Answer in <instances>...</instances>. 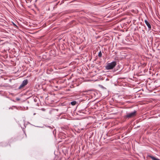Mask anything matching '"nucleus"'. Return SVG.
Listing matches in <instances>:
<instances>
[{
	"mask_svg": "<svg viewBox=\"0 0 160 160\" xmlns=\"http://www.w3.org/2000/svg\"><path fill=\"white\" fill-rule=\"evenodd\" d=\"M26 134L25 132L20 133L19 135V138L20 140H22L23 138L26 137Z\"/></svg>",
	"mask_w": 160,
	"mask_h": 160,
	"instance_id": "4",
	"label": "nucleus"
},
{
	"mask_svg": "<svg viewBox=\"0 0 160 160\" xmlns=\"http://www.w3.org/2000/svg\"><path fill=\"white\" fill-rule=\"evenodd\" d=\"M144 22L149 29H151V27L150 23L146 20H145Z\"/></svg>",
	"mask_w": 160,
	"mask_h": 160,
	"instance_id": "5",
	"label": "nucleus"
},
{
	"mask_svg": "<svg viewBox=\"0 0 160 160\" xmlns=\"http://www.w3.org/2000/svg\"><path fill=\"white\" fill-rule=\"evenodd\" d=\"M42 110L43 111H44L45 110L44 108H42Z\"/></svg>",
	"mask_w": 160,
	"mask_h": 160,
	"instance_id": "10",
	"label": "nucleus"
},
{
	"mask_svg": "<svg viewBox=\"0 0 160 160\" xmlns=\"http://www.w3.org/2000/svg\"><path fill=\"white\" fill-rule=\"evenodd\" d=\"M14 138H12L9 140V142L11 143L12 142L14 141Z\"/></svg>",
	"mask_w": 160,
	"mask_h": 160,
	"instance_id": "9",
	"label": "nucleus"
},
{
	"mask_svg": "<svg viewBox=\"0 0 160 160\" xmlns=\"http://www.w3.org/2000/svg\"><path fill=\"white\" fill-rule=\"evenodd\" d=\"M98 56L99 57H102V52H101V51H100L99 52V53H98Z\"/></svg>",
	"mask_w": 160,
	"mask_h": 160,
	"instance_id": "8",
	"label": "nucleus"
},
{
	"mask_svg": "<svg viewBox=\"0 0 160 160\" xmlns=\"http://www.w3.org/2000/svg\"><path fill=\"white\" fill-rule=\"evenodd\" d=\"M149 157L151 158L152 160H160V159L156 158L155 157L152 156H149Z\"/></svg>",
	"mask_w": 160,
	"mask_h": 160,
	"instance_id": "6",
	"label": "nucleus"
},
{
	"mask_svg": "<svg viewBox=\"0 0 160 160\" xmlns=\"http://www.w3.org/2000/svg\"><path fill=\"white\" fill-rule=\"evenodd\" d=\"M116 61H113L111 63H108L106 66V68L107 70H110L113 69L116 65Z\"/></svg>",
	"mask_w": 160,
	"mask_h": 160,
	"instance_id": "1",
	"label": "nucleus"
},
{
	"mask_svg": "<svg viewBox=\"0 0 160 160\" xmlns=\"http://www.w3.org/2000/svg\"><path fill=\"white\" fill-rule=\"evenodd\" d=\"M28 81L27 79H25L22 82L21 84L19 86V89H21L23 87H24L25 86H26L28 83Z\"/></svg>",
	"mask_w": 160,
	"mask_h": 160,
	"instance_id": "3",
	"label": "nucleus"
},
{
	"mask_svg": "<svg viewBox=\"0 0 160 160\" xmlns=\"http://www.w3.org/2000/svg\"><path fill=\"white\" fill-rule=\"evenodd\" d=\"M71 104L72 105L74 106L76 104V102L75 101H73L71 102Z\"/></svg>",
	"mask_w": 160,
	"mask_h": 160,
	"instance_id": "7",
	"label": "nucleus"
},
{
	"mask_svg": "<svg viewBox=\"0 0 160 160\" xmlns=\"http://www.w3.org/2000/svg\"><path fill=\"white\" fill-rule=\"evenodd\" d=\"M136 111H134L133 112L130 113H127L126 117L128 118H130L134 117L136 115Z\"/></svg>",
	"mask_w": 160,
	"mask_h": 160,
	"instance_id": "2",
	"label": "nucleus"
}]
</instances>
